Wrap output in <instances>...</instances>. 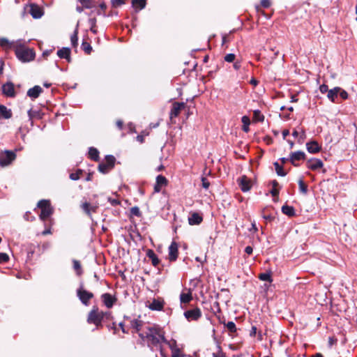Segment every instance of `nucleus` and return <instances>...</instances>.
Masks as SVG:
<instances>
[{
  "mask_svg": "<svg viewBox=\"0 0 357 357\" xmlns=\"http://www.w3.org/2000/svg\"><path fill=\"white\" fill-rule=\"evenodd\" d=\"M165 331L158 326H148L144 332L139 333V337L147 342L148 347H156L160 350L162 357H167L165 354L162 343L172 347L170 342L165 338Z\"/></svg>",
  "mask_w": 357,
  "mask_h": 357,
  "instance_id": "obj_1",
  "label": "nucleus"
},
{
  "mask_svg": "<svg viewBox=\"0 0 357 357\" xmlns=\"http://www.w3.org/2000/svg\"><path fill=\"white\" fill-rule=\"evenodd\" d=\"M15 52L17 59L22 62H29L32 61L35 57L33 51L22 45L20 42Z\"/></svg>",
  "mask_w": 357,
  "mask_h": 357,
  "instance_id": "obj_2",
  "label": "nucleus"
},
{
  "mask_svg": "<svg viewBox=\"0 0 357 357\" xmlns=\"http://www.w3.org/2000/svg\"><path fill=\"white\" fill-rule=\"evenodd\" d=\"M87 322L89 324H94L97 328L102 326L101 315L98 307L93 306L91 310L89 312Z\"/></svg>",
  "mask_w": 357,
  "mask_h": 357,
  "instance_id": "obj_3",
  "label": "nucleus"
},
{
  "mask_svg": "<svg viewBox=\"0 0 357 357\" xmlns=\"http://www.w3.org/2000/svg\"><path fill=\"white\" fill-rule=\"evenodd\" d=\"M38 206L41 209L40 218L42 220H45L53 212L50 203L47 200H40L38 203Z\"/></svg>",
  "mask_w": 357,
  "mask_h": 357,
  "instance_id": "obj_4",
  "label": "nucleus"
},
{
  "mask_svg": "<svg viewBox=\"0 0 357 357\" xmlns=\"http://www.w3.org/2000/svg\"><path fill=\"white\" fill-rule=\"evenodd\" d=\"M115 161L116 158L113 155H107L105 161L98 165V170L103 174L109 172L114 167Z\"/></svg>",
  "mask_w": 357,
  "mask_h": 357,
  "instance_id": "obj_5",
  "label": "nucleus"
},
{
  "mask_svg": "<svg viewBox=\"0 0 357 357\" xmlns=\"http://www.w3.org/2000/svg\"><path fill=\"white\" fill-rule=\"evenodd\" d=\"M16 158L12 151H4L0 153V165L3 167L9 165Z\"/></svg>",
  "mask_w": 357,
  "mask_h": 357,
  "instance_id": "obj_6",
  "label": "nucleus"
},
{
  "mask_svg": "<svg viewBox=\"0 0 357 357\" xmlns=\"http://www.w3.org/2000/svg\"><path fill=\"white\" fill-rule=\"evenodd\" d=\"M77 295L80 299L81 302L85 305H88L90 299L93 297V293L87 291L82 287L77 289Z\"/></svg>",
  "mask_w": 357,
  "mask_h": 357,
  "instance_id": "obj_7",
  "label": "nucleus"
},
{
  "mask_svg": "<svg viewBox=\"0 0 357 357\" xmlns=\"http://www.w3.org/2000/svg\"><path fill=\"white\" fill-rule=\"evenodd\" d=\"M19 43L20 41H11L6 38H0V47L5 51H9L13 49L15 50Z\"/></svg>",
  "mask_w": 357,
  "mask_h": 357,
  "instance_id": "obj_8",
  "label": "nucleus"
},
{
  "mask_svg": "<svg viewBox=\"0 0 357 357\" xmlns=\"http://www.w3.org/2000/svg\"><path fill=\"white\" fill-rule=\"evenodd\" d=\"M178 244L175 241H173L169 245L168 249V259L170 261H174L176 260L178 254Z\"/></svg>",
  "mask_w": 357,
  "mask_h": 357,
  "instance_id": "obj_9",
  "label": "nucleus"
},
{
  "mask_svg": "<svg viewBox=\"0 0 357 357\" xmlns=\"http://www.w3.org/2000/svg\"><path fill=\"white\" fill-rule=\"evenodd\" d=\"M185 107V103L184 102H174L172 105V108L170 112V118L173 119L179 115L181 110H183Z\"/></svg>",
  "mask_w": 357,
  "mask_h": 357,
  "instance_id": "obj_10",
  "label": "nucleus"
},
{
  "mask_svg": "<svg viewBox=\"0 0 357 357\" xmlns=\"http://www.w3.org/2000/svg\"><path fill=\"white\" fill-rule=\"evenodd\" d=\"M184 315L188 320L195 321L201 317L202 312L199 308L196 307L195 309L185 311Z\"/></svg>",
  "mask_w": 357,
  "mask_h": 357,
  "instance_id": "obj_11",
  "label": "nucleus"
},
{
  "mask_svg": "<svg viewBox=\"0 0 357 357\" xmlns=\"http://www.w3.org/2000/svg\"><path fill=\"white\" fill-rule=\"evenodd\" d=\"M238 185L243 192H247L250 190L252 187V181L247 176H243L238 180Z\"/></svg>",
  "mask_w": 357,
  "mask_h": 357,
  "instance_id": "obj_12",
  "label": "nucleus"
},
{
  "mask_svg": "<svg viewBox=\"0 0 357 357\" xmlns=\"http://www.w3.org/2000/svg\"><path fill=\"white\" fill-rule=\"evenodd\" d=\"M101 298H102V301L104 305L107 308H112V306L114 305V304L116 301V298L108 293L103 294L101 296Z\"/></svg>",
  "mask_w": 357,
  "mask_h": 357,
  "instance_id": "obj_13",
  "label": "nucleus"
},
{
  "mask_svg": "<svg viewBox=\"0 0 357 357\" xmlns=\"http://www.w3.org/2000/svg\"><path fill=\"white\" fill-rule=\"evenodd\" d=\"M323 162L317 158H312L307 161V167L311 170H317L323 167Z\"/></svg>",
  "mask_w": 357,
  "mask_h": 357,
  "instance_id": "obj_14",
  "label": "nucleus"
},
{
  "mask_svg": "<svg viewBox=\"0 0 357 357\" xmlns=\"http://www.w3.org/2000/svg\"><path fill=\"white\" fill-rule=\"evenodd\" d=\"M3 93L8 97H14L15 91L14 84L11 82H7L2 86Z\"/></svg>",
  "mask_w": 357,
  "mask_h": 357,
  "instance_id": "obj_15",
  "label": "nucleus"
},
{
  "mask_svg": "<svg viewBox=\"0 0 357 357\" xmlns=\"http://www.w3.org/2000/svg\"><path fill=\"white\" fill-rule=\"evenodd\" d=\"M167 178L165 176H162V175H158L156 177V183H155V186H154V191H155V192H160L163 186L167 185Z\"/></svg>",
  "mask_w": 357,
  "mask_h": 357,
  "instance_id": "obj_16",
  "label": "nucleus"
},
{
  "mask_svg": "<svg viewBox=\"0 0 357 357\" xmlns=\"http://www.w3.org/2000/svg\"><path fill=\"white\" fill-rule=\"evenodd\" d=\"M81 208L87 215L91 216L92 213L96 212L98 206L85 202L81 205Z\"/></svg>",
  "mask_w": 357,
  "mask_h": 357,
  "instance_id": "obj_17",
  "label": "nucleus"
},
{
  "mask_svg": "<svg viewBox=\"0 0 357 357\" xmlns=\"http://www.w3.org/2000/svg\"><path fill=\"white\" fill-rule=\"evenodd\" d=\"M305 154L303 151L294 152L290 155V161L294 166H297L296 161L304 160Z\"/></svg>",
  "mask_w": 357,
  "mask_h": 357,
  "instance_id": "obj_18",
  "label": "nucleus"
},
{
  "mask_svg": "<svg viewBox=\"0 0 357 357\" xmlns=\"http://www.w3.org/2000/svg\"><path fill=\"white\" fill-rule=\"evenodd\" d=\"M43 91V89L40 86H35L31 88L27 91V96L32 99L37 98L40 94Z\"/></svg>",
  "mask_w": 357,
  "mask_h": 357,
  "instance_id": "obj_19",
  "label": "nucleus"
},
{
  "mask_svg": "<svg viewBox=\"0 0 357 357\" xmlns=\"http://www.w3.org/2000/svg\"><path fill=\"white\" fill-rule=\"evenodd\" d=\"M307 151L311 153H318L321 150V146L317 142L312 141L306 144Z\"/></svg>",
  "mask_w": 357,
  "mask_h": 357,
  "instance_id": "obj_20",
  "label": "nucleus"
},
{
  "mask_svg": "<svg viewBox=\"0 0 357 357\" xmlns=\"http://www.w3.org/2000/svg\"><path fill=\"white\" fill-rule=\"evenodd\" d=\"M29 13L32 17L36 19L40 18L43 15V11L41 8L36 5L30 6Z\"/></svg>",
  "mask_w": 357,
  "mask_h": 357,
  "instance_id": "obj_21",
  "label": "nucleus"
},
{
  "mask_svg": "<svg viewBox=\"0 0 357 357\" xmlns=\"http://www.w3.org/2000/svg\"><path fill=\"white\" fill-rule=\"evenodd\" d=\"M57 55L61 59H66L68 62L70 61V50L68 47H63L59 50Z\"/></svg>",
  "mask_w": 357,
  "mask_h": 357,
  "instance_id": "obj_22",
  "label": "nucleus"
},
{
  "mask_svg": "<svg viewBox=\"0 0 357 357\" xmlns=\"http://www.w3.org/2000/svg\"><path fill=\"white\" fill-rule=\"evenodd\" d=\"M202 217L197 213H193L188 218V222L190 225H199L202 222Z\"/></svg>",
  "mask_w": 357,
  "mask_h": 357,
  "instance_id": "obj_23",
  "label": "nucleus"
},
{
  "mask_svg": "<svg viewBox=\"0 0 357 357\" xmlns=\"http://www.w3.org/2000/svg\"><path fill=\"white\" fill-rule=\"evenodd\" d=\"M192 299V292L190 289H186V292L183 291L180 295V301L181 303H188Z\"/></svg>",
  "mask_w": 357,
  "mask_h": 357,
  "instance_id": "obj_24",
  "label": "nucleus"
},
{
  "mask_svg": "<svg viewBox=\"0 0 357 357\" xmlns=\"http://www.w3.org/2000/svg\"><path fill=\"white\" fill-rule=\"evenodd\" d=\"M340 88L337 86L332 89H330L328 92L327 97L333 102H335V98L337 97Z\"/></svg>",
  "mask_w": 357,
  "mask_h": 357,
  "instance_id": "obj_25",
  "label": "nucleus"
},
{
  "mask_svg": "<svg viewBox=\"0 0 357 357\" xmlns=\"http://www.w3.org/2000/svg\"><path fill=\"white\" fill-rule=\"evenodd\" d=\"M0 114L3 118L6 119H8L12 117L11 110L3 105H0Z\"/></svg>",
  "mask_w": 357,
  "mask_h": 357,
  "instance_id": "obj_26",
  "label": "nucleus"
},
{
  "mask_svg": "<svg viewBox=\"0 0 357 357\" xmlns=\"http://www.w3.org/2000/svg\"><path fill=\"white\" fill-rule=\"evenodd\" d=\"M149 307L152 310H161L163 308V302L154 299L149 305Z\"/></svg>",
  "mask_w": 357,
  "mask_h": 357,
  "instance_id": "obj_27",
  "label": "nucleus"
},
{
  "mask_svg": "<svg viewBox=\"0 0 357 357\" xmlns=\"http://www.w3.org/2000/svg\"><path fill=\"white\" fill-rule=\"evenodd\" d=\"M42 113L40 110H36V109H29L28 111V116L29 117V119L32 121L34 119H41L42 118Z\"/></svg>",
  "mask_w": 357,
  "mask_h": 357,
  "instance_id": "obj_28",
  "label": "nucleus"
},
{
  "mask_svg": "<svg viewBox=\"0 0 357 357\" xmlns=\"http://www.w3.org/2000/svg\"><path fill=\"white\" fill-rule=\"evenodd\" d=\"M130 325L131 327L135 331V332L140 333L139 331L142 328L143 321L138 319H134L131 321Z\"/></svg>",
  "mask_w": 357,
  "mask_h": 357,
  "instance_id": "obj_29",
  "label": "nucleus"
},
{
  "mask_svg": "<svg viewBox=\"0 0 357 357\" xmlns=\"http://www.w3.org/2000/svg\"><path fill=\"white\" fill-rule=\"evenodd\" d=\"M147 256L151 260L152 264L154 266H157L158 265L160 261L153 250H149L147 252Z\"/></svg>",
  "mask_w": 357,
  "mask_h": 357,
  "instance_id": "obj_30",
  "label": "nucleus"
},
{
  "mask_svg": "<svg viewBox=\"0 0 357 357\" xmlns=\"http://www.w3.org/2000/svg\"><path fill=\"white\" fill-rule=\"evenodd\" d=\"M282 211L285 215H287L289 216H293L295 213L294 208L292 206H283L282 207Z\"/></svg>",
  "mask_w": 357,
  "mask_h": 357,
  "instance_id": "obj_31",
  "label": "nucleus"
},
{
  "mask_svg": "<svg viewBox=\"0 0 357 357\" xmlns=\"http://www.w3.org/2000/svg\"><path fill=\"white\" fill-rule=\"evenodd\" d=\"M241 121L243 123V130L245 132L249 131V125L250 123V118L247 116H243L241 119Z\"/></svg>",
  "mask_w": 357,
  "mask_h": 357,
  "instance_id": "obj_32",
  "label": "nucleus"
},
{
  "mask_svg": "<svg viewBox=\"0 0 357 357\" xmlns=\"http://www.w3.org/2000/svg\"><path fill=\"white\" fill-rule=\"evenodd\" d=\"M98 155H99V152L96 149L93 148V147L89 149V155L91 159H92L93 160H98V158H99Z\"/></svg>",
  "mask_w": 357,
  "mask_h": 357,
  "instance_id": "obj_33",
  "label": "nucleus"
},
{
  "mask_svg": "<svg viewBox=\"0 0 357 357\" xmlns=\"http://www.w3.org/2000/svg\"><path fill=\"white\" fill-rule=\"evenodd\" d=\"M132 6L139 9H143L146 6V0H132Z\"/></svg>",
  "mask_w": 357,
  "mask_h": 357,
  "instance_id": "obj_34",
  "label": "nucleus"
},
{
  "mask_svg": "<svg viewBox=\"0 0 357 357\" xmlns=\"http://www.w3.org/2000/svg\"><path fill=\"white\" fill-rule=\"evenodd\" d=\"M271 183H272L273 188L271 191V193L273 197H278V194H279V190L278 188V187L279 186V183L275 180L271 182Z\"/></svg>",
  "mask_w": 357,
  "mask_h": 357,
  "instance_id": "obj_35",
  "label": "nucleus"
},
{
  "mask_svg": "<svg viewBox=\"0 0 357 357\" xmlns=\"http://www.w3.org/2000/svg\"><path fill=\"white\" fill-rule=\"evenodd\" d=\"M253 120L255 121L262 122L264 120V116L259 110L254 111Z\"/></svg>",
  "mask_w": 357,
  "mask_h": 357,
  "instance_id": "obj_36",
  "label": "nucleus"
},
{
  "mask_svg": "<svg viewBox=\"0 0 357 357\" xmlns=\"http://www.w3.org/2000/svg\"><path fill=\"white\" fill-rule=\"evenodd\" d=\"M299 190L303 194H306L307 192V186L304 183L303 178H300L298 181Z\"/></svg>",
  "mask_w": 357,
  "mask_h": 357,
  "instance_id": "obj_37",
  "label": "nucleus"
},
{
  "mask_svg": "<svg viewBox=\"0 0 357 357\" xmlns=\"http://www.w3.org/2000/svg\"><path fill=\"white\" fill-rule=\"evenodd\" d=\"M73 268L77 271V275H80L82 273L80 262L76 259L73 261Z\"/></svg>",
  "mask_w": 357,
  "mask_h": 357,
  "instance_id": "obj_38",
  "label": "nucleus"
},
{
  "mask_svg": "<svg viewBox=\"0 0 357 357\" xmlns=\"http://www.w3.org/2000/svg\"><path fill=\"white\" fill-rule=\"evenodd\" d=\"M274 166L275 167L276 172L279 176H284L287 174L278 162H275Z\"/></svg>",
  "mask_w": 357,
  "mask_h": 357,
  "instance_id": "obj_39",
  "label": "nucleus"
},
{
  "mask_svg": "<svg viewBox=\"0 0 357 357\" xmlns=\"http://www.w3.org/2000/svg\"><path fill=\"white\" fill-rule=\"evenodd\" d=\"M82 174V170L78 169L76 172L71 173L70 174V178L73 181H77L80 178Z\"/></svg>",
  "mask_w": 357,
  "mask_h": 357,
  "instance_id": "obj_40",
  "label": "nucleus"
},
{
  "mask_svg": "<svg viewBox=\"0 0 357 357\" xmlns=\"http://www.w3.org/2000/svg\"><path fill=\"white\" fill-rule=\"evenodd\" d=\"M82 47L83 50L88 54H89L92 51V47L87 42H83L82 44Z\"/></svg>",
  "mask_w": 357,
  "mask_h": 357,
  "instance_id": "obj_41",
  "label": "nucleus"
},
{
  "mask_svg": "<svg viewBox=\"0 0 357 357\" xmlns=\"http://www.w3.org/2000/svg\"><path fill=\"white\" fill-rule=\"evenodd\" d=\"M228 331L231 333H234L236 331V325L233 321H229L227 324H224Z\"/></svg>",
  "mask_w": 357,
  "mask_h": 357,
  "instance_id": "obj_42",
  "label": "nucleus"
},
{
  "mask_svg": "<svg viewBox=\"0 0 357 357\" xmlns=\"http://www.w3.org/2000/svg\"><path fill=\"white\" fill-rule=\"evenodd\" d=\"M259 278L263 281H268V282L272 281L271 274L268 273H261L259 275Z\"/></svg>",
  "mask_w": 357,
  "mask_h": 357,
  "instance_id": "obj_43",
  "label": "nucleus"
},
{
  "mask_svg": "<svg viewBox=\"0 0 357 357\" xmlns=\"http://www.w3.org/2000/svg\"><path fill=\"white\" fill-rule=\"evenodd\" d=\"M70 40H71V43L73 45V46L75 47L77 45L78 37H77V29L75 31L74 33L71 36Z\"/></svg>",
  "mask_w": 357,
  "mask_h": 357,
  "instance_id": "obj_44",
  "label": "nucleus"
},
{
  "mask_svg": "<svg viewBox=\"0 0 357 357\" xmlns=\"http://www.w3.org/2000/svg\"><path fill=\"white\" fill-rule=\"evenodd\" d=\"M235 58H236V56L234 54H227V55L225 56V61L228 62V63H231V62H234V60H235Z\"/></svg>",
  "mask_w": 357,
  "mask_h": 357,
  "instance_id": "obj_45",
  "label": "nucleus"
},
{
  "mask_svg": "<svg viewBox=\"0 0 357 357\" xmlns=\"http://www.w3.org/2000/svg\"><path fill=\"white\" fill-rule=\"evenodd\" d=\"M79 2L85 8H91L92 7L91 0H79Z\"/></svg>",
  "mask_w": 357,
  "mask_h": 357,
  "instance_id": "obj_46",
  "label": "nucleus"
},
{
  "mask_svg": "<svg viewBox=\"0 0 357 357\" xmlns=\"http://www.w3.org/2000/svg\"><path fill=\"white\" fill-rule=\"evenodd\" d=\"M130 212H131L132 215H136V216H140L141 215L140 211H139V208L137 207V206L131 208Z\"/></svg>",
  "mask_w": 357,
  "mask_h": 357,
  "instance_id": "obj_47",
  "label": "nucleus"
},
{
  "mask_svg": "<svg viewBox=\"0 0 357 357\" xmlns=\"http://www.w3.org/2000/svg\"><path fill=\"white\" fill-rule=\"evenodd\" d=\"M8 255L6 253H0V263H4L8 261Z\"/></svg>",
  "mask_w": 357,
  "mask_h": 357,
  "instance_id": "obj_48",
  "label": "nucleus"
},
{
  "mask_svg": "<svg viewBox=\"0 0 357 357\" xmlns=\"http://www.w3.org/2000/svg\"><path fill=\"white\" fill-rule=\"evenodd\" d=\"M100 312L102 321L105 318L107 319H110V317H111V312H102V311H100Z\"/></svg>",
  "mask_w": 357,
  "mask_h": 357,
  "instance_id": "obj_49",
  "label": "nucleus"
},
{
  "mask_svg": "<svg viewBox=\"0 0 357 357\" xmlns=\"http://www.w3.org/2000/svg\"><path fill=\"white\" fill-rule=\"evenodd\" d=\"M170 348L172 349V357H181V351L178 349H173L172 347Z\"/></svg>",
  "mask_w": 357,
  "mask_h": 357,
  "instance_id": "obj_50",
  "label": "nucleus"
},
{
  "mask_svg": "<svg viewBox=\"0 0 357 357\" xmlns=\"http://www.w3.org/2000/svg\"><path fill=\"white\" fill-rule=\"evenodd\" d=\"M340 94V96L343 99V100H346L348 98V93L346 91L340 88V91H339V93Z\"/></svg>",
  "mask_w": 357,
  "mask_h": 357,
  "instance_id": "obj_51",
  "label": "nucleus"
},
{
  "mask_svg": "<svg viewBox=\"0 0 357 357\" xmlns=\"http://www.w3.org/2000/svg\"><path fill=\"white\" fill-rule=\"evenodd\" d=\"M125 3V0H112V6L117 7Z\"/></svg>",
  "mask_w": 357,
  "mask_h": 357,
  "instance_id": "obj_52",
  "label": "nucleus"
},
{
  "mask_svg": "<svg viewBox=\"0 0 357 357\" xmlns=\"http://www.w3.org/2000/svg\"><path fill=\"white\" fill-rule=\"evenodd\" d=\"M202 187L205 189H208L209 185H210V183L209 181L207 180V178L203 177L202 178Z\"/></svg>",
  "mask_w": 357,
  "mask_h": 357,
  "instance_id": "obj_53",
  "label": "nucleus"
},
{
  "mask_svg": "<svg viewBox=\"0 0 357 357\" xmlns=\"http://www.w3.org/2000/svg\"><path fill=\"white\" fill-rule=\"evenodd\" d=\"M319 90H320V92L321 93H328V86L326 84H321L320 86H319Z\"/></svg>",
  "mask_w": 357,
  "mask_h": 357,
  "instance_id": "obj_54",
  "label": "nucleus"
},
{
  "mask_svg": "<svg viewBox=\"0 0 357 357\" xmlns=\"http://www.w3.org/2000/svg\"><path fill=\"white\" fill-rule=\"evenodd\" d=\"M108 201L110 202V204L112 206H116V205L120 204V202L118 199H112V198L109 197L108 198Z\"/></svg>",
  "mask_w": 357,
  "mask_h": 357,
  "instance_id": "obj_55",
  "label": "nucleus"
},
{
  "mask_svg": "<svg viewBox=\"0 0 357 357\" xmlns=\"http://www.w3.org/2000/svg\"><path fill=\"white\" fill-rule=\"evenodd\" d=\"M261 5L264 8H268L271 6L270 0H261Z\"/></svg>",
  "mask_w": 357,
  "mask_h": 357,
  "instance_id": "obj_56",
  "label": "nucleus"
},
{
  "mask_svg": "<svg viewBox=\"0 0 357 357\" xmlns=\"http://www.w3.org/2000/svg\"><path fill=\"white\" fill-rule=\"evenodd\" d=\"M305 139V133L303 130H301V134L299 135L298 142L302 143Z\"/></svg>",
  "mask_w": 357,
  "mask_h": 357,
  "instance_id": "obj_57",
  "label": "nucleus"
},
{
  "mask_svg": "<svg viewBox=\"0 0 357 357\" xmlns=\"http://www.w3.org/2000/svg\"><path fill=\"white\" fill-rule=\"evenodd\" d=\"M252 251H253V249L251 246H247L245 249V252L248 254V255H251L252 253Z\"/></svg>",
  "mask_w": 357,
  "mask_h": 357,
  "instance_id": "obj_58",
  "label": "nucleus"
},
{
  "mask_svg": "<svg viewBox=\"0 0 357 357\" xmlns=\"http://www.w3.org/2000/svg\"><path fill=\"white\" fill-rule=\"evenodd\" d=\"M257 230H258V229H257V227L256 226L255 222H252V228L250 229V231H253L256 232V231H257Z\"/></svg>",
  "mask_w": 357,
  "mask_h": 357,
  "instance_id": "obj_59",
  "label": "nucleus"
},
{
  "mask_svg": "<svg viewBox=\"0 0 357 357\" xmlns=\"http://www.w3.org/2000/svg\"><path fill=\"white\" fill-rule=\"evenodd\" d=\"M234 68L236 70H238L241 68V63L238 61H236L233 65Z\"/></svg>",
  "mask_w": 357,
  "mask_h": 357,
  "instance_id": "obj_60",
  "label": "nucleus"
},
{
  "mask_svg": "<svg viewBox=\"0 0 357 357\" xmlns=\"http://www.w3.org/2000/svg\"><path fill=\"white\" fill-rule=\"evenodd\" d=\"M116 124L119 129H121L123 128V121L121 120H118L116 122Z\"/></svg>",
  "mask_w": 357,
  "mask_h": 357,
  "instance_id": "obj_61",
  "label": "nucleus"
},
{
  "mask_svg": "<svg viewBox=\"0 0 357 357\" xmlns=\"http://www.w3.org/2000/svg\"><path fill=\"white\" fill-rule=\"evenodd\" d=\"M52 234L50 228L46 229L45 230H44L42 232L43 235H47V234Z\"/></svg>",
  "mask_w": 357,
  "mask_h": 357,
  "instance_id": "obj_62",
  "label": "nucleus"
},
{
  "mask_svg": "<svg viewBox=\"0 0 357 357\" xmlns=\"http://www.w3.org/2000/svg\"><path fill=\"white\" fill-rule=\"evenodd\" d=\"M213 357H224V355L221 351H220L218 354L213 353Z\"/></svg>",
  "mask_w": 357,
  "mask_h": 357,
  "instance_id": "obj_63",
  "label": "nucleus"
},
{
  "mask_svg": "<svg viewBox=\"0 0 357 357\" xmlns=\"http://www.w3.org/2000/svg\"><path fill=\"white\" fill-rule=\"evenodd\" d=\"M250 83L251 84H252L253 86H257V84H258V81H257V79H254V78H253V79H252L250 80Z\"/></svg>",
  "mask_w": 357,
  "mask_h": 357,
  "instance_id": "obj_64",
  "label": "nucleus"
}]
</instances>
